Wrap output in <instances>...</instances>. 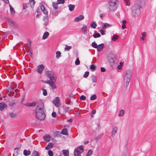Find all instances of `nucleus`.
I'll use <instances>...</instances> for the list:
<instances>
[{
	"label": "nucleus",
	"mask_w": 156,
	"mask_h": 156,
	"mask_svg": "<svg viewBox=\"0 0 156 156\" xmlns=\"http://www.w3.org/2000/svg\"><path fill=\"white\" fill-rule=\"evenodd\" d=\"M5 3L8 4L9 3V0H2Z\"/></svg>",
	"instance_id": "nucleus-56"
},
{
	"label": "nucleus",
	"mask_w": 156,
	"mask_h": 156,
	"mask_svg": "<svg viewBox=\"0 0 156 156\" xmlns=\"http://www.w3.org/2000/svg\"><path fill=\"white\" fill-rule=\"evenodd\" d=\"M117 68L118 69H122V66H121L118 65V66Z\"/></svg>",
	"instance_id": "nucleus-64"
},
{
	"label": "nucleus",
	"mask_w": 156,
	"mask_h": 156,
	"mask_svg": "<svg viewBox=\"0 0 156 156\" xmlns=\"http://www.w3.org/2000/svg\"><path fill=\"white\" fill-rule=\"evenodd\" d=\"M49 35V33L48 32H45L43 36V39H45Z\"/></svg>",
	"instance_id": "nucleus-21"
},
{
	"label": "nucleus",
	"mask_w": 156,
	"mask_h": 156,
	"mask_svg": "<svg viewBox=\"0 0 156 156\" xmlns=\"http://www.w3.org/2000/svg\"><path fill=\"white\" fill-rule=\"evenodd\" d=\"M92 79L93 83H96L97 82L96 77L94 75H92Z\"/></svg>",
	"instance_id": "nucleus-34"
},
{
	"label": "nucleus",
	"mask_w": 156,
	"mask_h": 156,
	"mask_svg": "<svg viewBox=\"0 0 156 156\" xmlns=\"http://www.w3.org/2000/svg\"><path fill=\"white\" fill-rule=\"evenodd\" d=\"M13 90V93L14 94L15 93H16L18 91H19V90L18 89H16L14 90Z\"/></svg>",
	"instance_id": "nucleus-59"
},
{
	"label": "nucleus",
	"mask_w": 156,
	"mask_h": 156,
	"mask_svg": "<svg viewBox=\"0 0 156 156\" xmlns=\"http://www.w3.org/2000/svg\"><path fill=\"white\" fill-rule=\"evenodd\" d=\"M119 4V0H109L107 5L109 12L115 11Z\"/></svg>",
	"instance_id": "nucleus-2"
},
{
	"label": "nucleus",
	"mask_w": 156,
	"mask_h": 156,
	"mask_svg": "<svg viewBox=\"0 0 156 156\" xmlns=\"http://www.w3.org/2000/svg\"><path fill=\"white\" fill-rule=\"evenodd\" d=\"M53 145L52 143H50L48 145L45 147V149L46 150H49L53 147Z\"/></svg>",
	"instance_id": "nucleus-19"
},
{
	"label": "nucleus",
	"mask_w": 156,
	"mask_h": 156,
	"mask_svg": "<svg viewBox=\"0 0 156 156\" xmlns=\"http://www.w3.org/2000/svg\"><path fill=\"white\" fill-rule=\"evenodd\" d=\"M93 152V150L91 149L90 150L88 151L87 153V154L86 156H89L91 155Z\"/></svg>",
	"instance_id": "nucleus-32"
},
{
	"label": "nucleus",
	"mask_w": 156,
	"mask_h": 156,
	"mask_svg": "<svg viewBox=\"0 0 156 156\" xmlns=\"http://www.w3.org/2000/svg\"><path fill=\"white\" fill-rule=\"evenodd\" d=\"M10 10L11 13L12 14H13L15 13V11H14L13 7L10 8Z\"/></svg>",
	"instance_id": "nucleus-48"
},
{
	"label": "nucleus",
	"mask_w": 156,
	"mask_h": 156,
	"mask_svg": "<svg viewBox=\"0 0 156 156\" xmlns=\"http://www.w3.org/2000/svg\"><path fill=\"white\" fill-rule=\"evenodd\" d=\"M81 30L83 31L84 34H86L88 32L87 30V26L84 24H83V27L81 28Z\"/></svg>",
	"instance_id": "nucleus-10"
},
{
	"label": "nucleus",
	"mask_w": 156,
	"mask_h": 156,
	"mask_svg": "<svg viewBox=\"0 0 156 156\" xmlns=\"http://www.w3.org/2000/svg\"><path fill=\"white\" fill-rule=\"evenodd\" d=\"M117 129L118 128L117 126H115L113 128L112 130V136H113L114 134L116 133Z\"/></svg>",
	"instance_id": "nucleus-18"
},
{
	"label": "nucleus",
	"mask_w": 156,
	"mask_h": 156,
	"mask_svg": "<svg viewBox=\"0 0 156 156\" xmlns=\"http://www.w3.org/2000/svg\"><path fill=\"white\" fill-rule=\"evenodd\" d=\"M93 36L94 38H96L100 37L101 36V35L99 33H97L95 34H93Z\"/></svg>",
	"instance_id": "nucleus-37"
},
{
	"label": "nucleus",
	"mask_w": 156,
	"mask_h": 156,
	"mask_svg": "<svg viewBox=\"0 0 156 156\" xmlns=\"http://www.w3.org/2000/svg\"><path fill=\"white\" fill-rule=\"evenodd\" d=\"M124 112L125 111L124 110H120L118 114L119 116L120 117L124 115Z\"/></svg>",
	"instance_id": "nucleus-28"
},
{
	"label": "nucleus",
	"mask_w": 156,
	"mask_h": 156,
	"mask_svg": "<svg viewBox=\"0 0 156 156\" xmlns=\"http://www.w3.org/2000/svg\"><path fill=\"white\" fill-rule=\"evenodd\" d=\"M90 68L92 71H94L95 70V66L93 64H91L90 66Z\"/></svg>",
	"instance_id": "nucleus-33"
},
{
	"label": "nucleus",
	"mask_w": 156,
	"mask_h": 156,
	"mask_svg": "<svg viewBox=\"0 0 156 156\" xmlns=\"http://www.w3.org/2000/svg\"><path fill=\"white\" fill-rule=\"evenodd\" d=\"M80 62L78 58H77L75 62V64L76 65H79L80 64Z\"/></svg>",
	"instance_id": "nucleus-44"
},
{
	"label": "nucleus",
	"mask_w": 156,
	"mask_h": 156,
	"mask_svg": "<svg viewBox=\"0 0 156 156\" xmlns=\"http://www.w3.org/2000/svg\"><path fill=\"white\" fill-rule=\"evenodd\" d=\"M9 115L11 118H13L16 116V114L14 113L11 112L9 113Z\"/></svg>",
	"instance_id": "nucleus-42"
},
{
	"label": "nucleus",
	"mask_w": 156,
	"mask_h": 156,
	"mask_svg": "<svg viewBox=\"0 0 156 156\" xmlns=\"http://www.w3.org/2000/svg\"><path fill=\"white\" fill-rule=\"evenodd\" d=\"M56 80H55V81L52 80L51 81V83L49 85L51 87V88L52 89H54L56 88V86L54 83L55 82Z\"/></svg>",
	"instance_id": "nucleus-15"
},
{
	"label": "nucleus",
	"mask_w": 156,
	"mask_h": 156,
	"mask_svg": "<svg viewBox=\"0 0 156 156\" xmlns=\"http://www.w3.org/2000/svg\"><path fill=\"white\" fill-rule=\"evenodd\" d=\"M126 25L125 24H122V29H124L126 28Z\"/></svg>",
	"instance_id": "nucleus-60"
},
{
	"label": "nucleus",
	"mask_w": 156,
	"mask_h": 156,
	"mask_svg": "<svg viewBox=\"0 0 156 156\" xmlns=\"http://www.w3.org/2000/svg\"><path fill=\"white\" fill-rule=\"evenodd\" d=\"M43 108H36L35 110L36 118L40 120H42L45 118V115Z\"/></svg>",
	"instance_id": "nucleus-4"
},
{
	"label": "nucleus",
	"mask_w": 156,
	"mask_h": 156,
	"mask_svg": "<svg viewBox=\"0 0 156 156\" xmlns=\"http://www.w3.org/2000/svg\"><path fill=\"white\" fill-rule=\"evenodd\" d=\"M51 83V81H50L49 80H47V81L46 83L50 85Z\"/></svg>",
	"instance_id": "nucleus-61"
},
{
	"label": "nucleus",
	"mask_w": 156,
	"mask_h": 156,
	"mask_svg": "<svg viewBox=\"0 0 156 156\" xmlns=\"http://www.w3.org/2000/svg\"><path fill=\"white\" fill-rule=\"evenodd\" d=\"M36 105V103L35 102H32L30 103H27L24 104V106L27 107H34Z\"/></svg>",
	"instance_id": "nucleus-11"
},
{
	"label": "nucleus",
	"mask_w": 156,
	"mask_h": 156,
	"mask_svg": "<svg viewBox=\"0 0 156 156\" xmlns=\"http://www.w3.org/2000/svg\"><path fill=\"white\" fill-rule=\"evenodd\" d=\"M7 106L5 104L4 102L0 103V107H6Z\"/></svg>",
	"instance_id": "nucleus-41"
},
{
	"label": "nucleus",
	"mask_w": 156,
	"mask_h": 156,
	"mask_svg": "<svg viewBox=\"0 0 156 156\" xmlns=\"http://www.w3.org/2000/svg\"><path fill=\"white\" fill-rule=\"evenodd\" d=\"M45 74L51 81L56 80L57 77L53 72L49 71H46L45 72Z\"/></svg>",
	"instance_id": "nucleus-5"
},
{
	"label": "nucleus",
	"mask_w": 156,
	"mask_h": 156,
	"mask_svg": "<svg viewBox=\"0 0 156 156\" xmlns=\"http://www.w3.org/2000/svg\"><path fill=\"white\" fill-rule=\"evenodd\" d=\"M140 2H138L133 6L132 9V15L135 17H138L140 14Z\"/></svg>",
	"instance_id": "nucleus-3"
},
{
	"label": "nucleus",
	"mask_w": 156,
	"mask_h": 156,
	"mask_svg": "<svg viewBox=\"0 0 156 156\" xmlns=\"http://www.w3.org/2000/svg\"><path fill=\"white\" fill-rule=\"evenodd\" d=\"M53 103L55 106L57 107L59 106L60 105V102L58 97H57L55 98V100L53 101Z\"/></svg>",
	"instance_id": "nucleus-8"
},
{
	"label": "nucleus",
	"mask_w": 156,
	"mask_h": 156,
	"mask_svg": "<svg viewBox=\"0 0 156 156\" xmlns=\"http://www.w3.org/2000/svg\"><path fill=\"white\" fill-rule=\"evenodd\" d=\"M52 116L53 117H56L57 115L55 112H53L51 114Z\"/></svg>",
	"instance_id": "nucleus-50"
},
{
	"label": "nucleus",
	"mask_w": 156,
	"mask_h": 156,
	"mask_svg": "<svg viewBox=\"0 0 156 156\" xmlns=\"http://www.w3.org/2000/svg\"><path fill=\"white\" fill-rule=\"evenodd\" d=\"M32 156H39V153L36 151H34L32 154Z\"/></svg>",
	"instance_id": "nucleus-30"
},
{
	"label": "nucleus",
	"mask_w": 156,
	"mask_h": 156,
	"mask_svg": "<svg viewBox=\"0 0 156 156\" xmlns=\"http://www.w3.org/2000/svg\"><path fill=\"white\" fill-rule=\"evenodd\" d=\"M96 113V111L95 110H93L92 111L91 114V117L92 118L93 117V115L95 114Z\"/></svg>",
	"instance_id": "nucleus-46"
},
{
	"label": "nucleus",
	"mask_w": 156,
	"mask_h": 156,
	"mask_svg": "<svg viewBox=\"0 0 156 156\" xmlns=\"http://www.w3.org/2000/svg\"><path fill=\"white\" fill-rule=\"evenodd\" d=\"M57 12H52V15L53 16H55V15H57Z\"/></svg>",
	"instance_id": "nucleus-57"
},
{
	"label": "nucleus",
	"mask_w": 156,
	"mask_h": 156,
	"mask_svg": "<svg viewBox=\"0 0 156 156\" xmlns=\"http://www.w3.org/2000/svg\"><path fill=\"white\" fill-rule=\"evenodd\" d=\"M101 138V136L99 135L95 138V139L96 140H98L99 139Z\"/></svg>",
	"instance_id": "nucleus-58"
},
{
	"label": "nucleus",
	"mask_w": 156,
	"mask_h": 156,
	"mask_svg": "<svg viewBox=\"0 0 156 156\" xmlns=\"http://www.w3.org/2000/svg\"><path fill=\"white\" fill-rule=\"evenodd\" d=\"M40 8L41 10L43 12L44 14L47 15L48 14V12L47 10L45 8L43 5H42L40 6Z\"/></svg>",
	"instance_id": "nucleus-12"
},
{
	"label": "nucleus",
	"mask_w": 156,
	"mask_h": 156,
	"mask_svg": "<svg viewBox=\"0 0 156 156\" xmlns=\"http://www.w3.org/2000/svg\"><path fill=\"white\" fill-rule=\"evenodd\" d=\"M89 75V72L86 71L83 75V77L84 78H87Z\"/></svg>",
	"instance_id": "nucleus-45"
},
{
	"label": "nucleus",
	"mask_w": 156,
	"mask_h": 156,
	"mask_svg": "<svg viewBox=\"0 0 156 156\" xmlns=\"http://www.w3.org/2000/svg\"><path fill=\"white\" fill-rule=\"evenodd\" d=\"M23 9H25L27 7V5L26 4L24 3L23 5Z\"/></svg>",
	"instance_id": "nucleus-52"
},
{
	"label": "nucleus",
	"mask_w": 156,
	"mask_h": 156,
	"mask_svg": "<svg viewBox=\"0 0 156 156\" xmlns=\"http://www.w3.org/2000/svg\"><path fill=\"white\" fill-rule=\"evenodd\" d=\"M101 70L102 72H104L105 71V68L103 67H101Z\"/></svg>",
	"instance_id": "nucleus-53"
},
{
	"label": "nucleus",
	"mask_w": 156,
	"mask_h": 156,
	"mask_svg": "<svg viewBox=\"0 0 156 156\" xmlns=\"http://www.w3.org/2000/svg\"><path fill=\"white\" fill-rule=\"evenodd\" d=\"M132 74V71L131 70L127 69L124 71L122 76L125 86H127L128 85L131 80Z\"/></svg>",
	"instance_id": "nucleus-1"
},
{
	"label": "nucleus",
	"mask_w": 156,
	"mask_h": 156,
	"mask_svg": "<svg viewBox=\"0 0 156 156\" xmlns=\"http://www.w3.org/2000/svg\"><path fill=\"white\" fill-rule=\"evenodd\" d=\"M104 44L103 43H102L101 44H99L98 46V48H97V51L98 52L102 50V49L104 48Z\"/></svg>",
	"instance_id": "nucleus-14"
},
{
	"label": "nucleus",
	"mask_w": 156,
	"mask_h": 156,
	"mask_svg": "<svg viewBox=\"0 0 156 156\" xmlns=\"http://www.w3.org/2000/svg\"><path fill=\"white\" fill-rule=\"evenodd\" d=\"M35 3V2L34 0H30V5L31 8H33Z\"/></svg>",
	"instance_id": "nucleus-22"
},
{
	"label": "nucleus",
	"mask_w": 156,
	"mask_h": 156,
	"mask_svg": "<svg viewBox=\"0 0 156 156\" xmlns=\"http://www.w3.org/2000/svg\"><path fill=\"white\" fill-rule=\"evenodd\" d=\"M97 98V96L95 94H94L91 96L90 99L91 100H95Z\"/></svg>",
	"instance_id": "nucleus-39"
},
{
	"label": "nucleus",
	"mask_w": 156,
	"mask_h": 156,
	"mask_svg": "<svg viewBox=\"0 0 156 156\" xmlns=\"http://www.w3.org/2000/svg\"><path fill=\"white\" fill-rule=\"evenodd\" d=\"M56 58H59L61 55V53L59 51H57L56 52Z\"/></svg>",
	"instance_id": "nucleus-31"
},
{
	"label": "nucleus",
	"mask_w": 156,
	"mask_h": 156,
	"mask_svg": "<svg viewBox=\"0 0 156 156\" xmlns=\"http://www.w3.org/2000/svg\"><path fill=\"white\" fill-rule=\"evenodd\" d=\"M71 46H69L67 45H66V47L65 48V51H68L71 49Z\"/></svg>",
	"instance_id": "nucleus-43"
},
{
	"label": "nucleus",
	"mask_w": 156,
	"mask_h": 156,
	"mask_svg": "<svg viewBox=\"0 0 156 156\" xmlns=\"http://www.w3.org/2000/svg\"><path fill=\"white\" fill-rule=\"evenodd\" d=\"M23 154L24 155L27 156L30 154V152L29 151H28L26 150H25L23 151Z\"/></svg>",
	"instance_id": "nucleus-23"
},
{
	"label": "nucleus",
	"mask_w": 156,
	"mask_h": 156,
	"mask_svg": "<svg viewBox=\"0 0 156 156\" xmlns=\"http://www.w3.org/2000/svg\"><path fill=\"white\" fill-rule=\"evenodd\" d=\"M130 3L129 2H126V5L128 6H129L130 5Z\"/></svg>",
	"instance_id": "nucleus-62"
},
{
	"label": "nucleus",
	"mask_w": 156,
	"mask_h": 156,
	"mask_svg": "<svg viewBox=\"0 0 156 156\" xmlns=\"http://www.w3.org/2000/svg\"><path fill=\"white\" fill-rule=\"evenodd\" d=\"M100 32L101 35H104L105 34V31L103 30H101L100 31Z\"/></svg>",
	"instance_id": "nucleus-51"
},
{
	"label": "nucleus",
	"mask_w": 156,
	"mask_h": 156,
	"mask_svg": "<svg viewBox=\"0 0 156 156\" xmlns=\"http://www.w3.org/2000/svg\"><path fill=\"white\" fill-rule=\"evenodd\" d=\"M83 151V145L78 146L75 149L74 152V156H81L80 154Z\"/></svg>",
	"instance_id": "nucleus-6"
},
{
	"label": "nucleus",
	"mask_w": 156,
	"mask_h": 156,
	"mask_svg": "<svg viewBox=\"0 0 156 156\" xmlns=\"http://www.w3.org/2000/svg\"><path fill=\"white\" fill-rule=\"evenodd\" d=\"M15 104V101L13 100L9 101V105L10 106H14Z\"/></svg>",
	"instance_id": "nucleus-24"
},
{
	"label": "nucleus",
	"mask_w": 156,
	"mask_h": 156,
	"mask_svg": "<svg viewBox=\"0 0 156 156\" xmlns=\"http://www.w3.org/2000/svg\"><path fill=\"white\" fill-rule=\"evenodd\" d=\"M57 2L58 4H63L65 3L64 0H57Z\"/></svg>",
	"instance_id": "nucleus-35"
},
{
	"label": "nucleus",
	"mask_w": 156,
	"mask_h": 156,
	"mask_svg": "<svg viewBox=\"0 0 156 156\" xmlns=\"http://www.w3.org/2000/svg\"><path fill=\"white\" fill-rule=\"evenodd\" d=\"M118 36L117 35H114L112 37V40L113 41H115L118 38Z\"/></svg>",
	"instance_id": "nucleus-36"
},
{
	"label": "nucleus",
	"mask_w": 156,
	"mask_h": 156,
	"mask_svg": "<svg viewBox=\"0 0 156 156\" xmlns=\"http://www.w3.org/2000/svg\"><path fill=\"white\" fill-rule=\"evenodd\" d=\"M58 4L57 3V2H52V6L54 9H58V5L57 4Z\"/></svg>",
	"instance_id": "nucleus-25"
},
{
	"label": "nucleus",
	"mask_w": 156,
	"mask_h": 156,
	"mask_svg": "<svg viewBox=\"0 0 156 156\" xmlns=\"http://www.w3.org/2000/svg\"><path fill=\"white\" fill-rule=\"evenodd\" d=\"M44 69V66L43 65H39L37 67V71L39 73H41Z\"/></svg>",
	"instance_id": "nucleus-9"
},
{
	"label": "nucleus",
	"mask_w": 156,
	"mask_h": 156,
	"mask_svg": "<svg viewBox=\"0 0 156 156\" xmlns=\"http://www.w3.org/2000/svg\"><path fill=\"white\" fill-rule=\"evenodd\" d=\"M111 26V25L108 23H105L102 26V28L104 29L107 27H110Z\"/></svg>",
	"instance_id": "nucleus-29"
},
{
	"label": "nucleus",
	"mask_w": 156,
	"mask_h": 156,
	"mask_svg": "<svg viewBox=\"0 0 156 156\" xmlns=\"http://www.w3.org/2000/svg\"><path fill=\"white\" fill-rule=\"evenodd\" d=\"M104 14L103 13L101 14L100 15V17L102 19H103V18L104 17Z\"/></svg>",
	"instance_id": "nucleus-55"
},
{
	"label": "nucleus",
	"mask_w": 156,
	"mask_h": 156,
	"mask_svg": "<svg viewBox=\"0 0 156 156\" xmlns=\"http://www.w3.org/2000/svg\"><path fill=\"white\" fill-rule=\"evenodd\" d=\"M50 137L49 135H46L44 136L43 138L45 141L48 142L50 141Z\"/></svg>",
	"instance_id": "nucleus-17"
},
{
	"label": "nucleus",
	"mask_w": 156,
	"mask_h": 156,
	"mask_svg": "<svg viewBox=\"0 0 156 156\" xmlns=\"http://www.w3.org/2000/svg\"><path fill=\"white\" fill-rule=\"evenodd\" d=\"M142 37H145L146 36V34L145 32H144L142 33Z\"/></svg>",
	"instance_id": "nucleus-54"
},
{
	"label": "nucleus",
	"mask_w": 156,
	"mask_h": 156,
	"mask_svg": "<svg viewBox=\"0 0 156 156\" xmlns=\"http://www.w3.org/2000/svg\"><path fill=\"white\" fill-rule=\"evenodd\" d=\"M92 46L94 48H98V45L95 41L92 43Z\"/></svg>",
	"instance_id": "nucleus-40"
},
{
	"label": "nucleus",
	"mask_w": 156,
	"mask_h": 156,
	"mask_svg": "<svg viewBox=\"0 0 156 156\" xmlns=\"http://www.w3.org/2000/svg\"><path fill=\"white\" fill-rule=\"evenodd\" d=\"M64 156H69V151L68 150H63L62 151Z\"/></svg>",
	"instance_id": "nucleus-16"
},
{
	"label": "nucleus",
	"mask_w": 156,
	"mask_h": 156,
	"mask_svg": "<svg viewBox=\"0 0 156 156\" xmlns=\"http://www.w3.org/2000/svg\"><path fill=\"white\" fill-rule=\"evenodd\" d=\"M89 141H86L84 142L83 144H86L88 143Z\"/></svg>",
	"instance_id": "nucleus-63"
},
{
	"label": "nucleus",
	"mask_w": 156,
	"mask_h": 156,
	"mask_svg": "<svg viewBox=\"0 0 156 156\" xmlns=\"http://www.w3.org/2000/svg\"><path fill=\"white\" fill-rule=\"evenodd\" d=\"M48 154L49 156H53V154L52 151L51 150H49L48 151Z\"/></svg>",
	"instance_id": "nucleus-47"
},
{
	"label": "nucleus",
	"mask_w": 156,
	"mask_h": 156,
	"mask_svg": "<svg viewBox=\"0 0 156 156\" xmlns=\"http://www.w3.org/2000/svg\"><path fill=\"white\" fill-rule=\"evenodd\" d=\"M43 94L44 96H46L47 95V91L46 89H42Z\"/></svg>",
	"instance_id": "nucleus-38"
},
{
	"label": "nucleus",
	"mask_w": 156,
	"mask_h": 156,
	"mask_svg": "<svg viewBox=\"0 0 156 156\" xmlns=\"http://www.w3.org/2000/svg\"><path fill=\"white\" fill-rule=\"evenodd\" d=\"M84 18V16L82 15H80L78 17H76L75 19V21L76 22H78Z\"/></svg>",
	"instance_id": "nucleus-13"
},
{
	"label": "nucleus",
	"mask_w": 156,
	"mask_h": 156,
	"mask_svg": "<svg viewBox=\"0 0 156 156\" xmlns=\"http://www.w3.org/2000/svg\"><path fill=\"white\" fill-rule=\"evenodd\" d=\"M67 130L65 128L62 130L61 133L63 135H67Z\"/></svg>",
	"instance_id": "nucleus-26"
},
{
	"label": "nucleus",
	"mask_w": 156,
	"mask_h": 156,
	"mask_svg": "<svg viewBox=\"0 0 156 156\" xmlns=\"http://www.w3.org/2000/svg\"><path fill=\"white\" fill-rule=\"evenodd\" d=\"M80 99L81 100H85L86 99V97L84 95H81L80 98Z\"/></svg>",
	"instance_id": "nucleus-49"
},
{
	"label": "nucleus",
	"mask_w": 156,
	"mask_h": 156,
	"mask_svg": "<svg viewBox=\"0 0 156 156\" xmlns=\"http://www.w3.org/2000/svg\"><path fill=\"white\" fill-rule=\"evenodd\" d=\"M68 7L69 10L70 11H72L73 10L75 7V5H73L70 4L69 5Z\"/></svg>",
	"instance_id": "nucleus-20"
},
{
	"label": "nucleus",
	"mask_w": 156,
	"mask_h": 156,
	"mask_svg": "<svg viewBox=\"0 0 156 156\" xmlns=\"http://www.w3.org/2000/svg\"><path fill=\"white\" fill-rule=\"evenodd\" d=\"M43 21L44 22V27H46L48 24L49 20L48 16H44L43 17Z\"/></svg>",
	"instance_id": "nucleus-7"
},
{
	"label": "nucleus",
	"mask_w": 156,
	"mask_h": 156,
	"mask_svg": "<svg viewBox=\"0 0 156 156\" xmlns=\"http://www.w3.org/2000/svg\"><path fill=\"white\" fill-rule=\"evenodd\" d=\"M97 25L96 23L94 21L90 25V27L94 29H95L96 28Z\"/></svg>",
	"instance_id": "nucleus-27"
}]
</instances>
